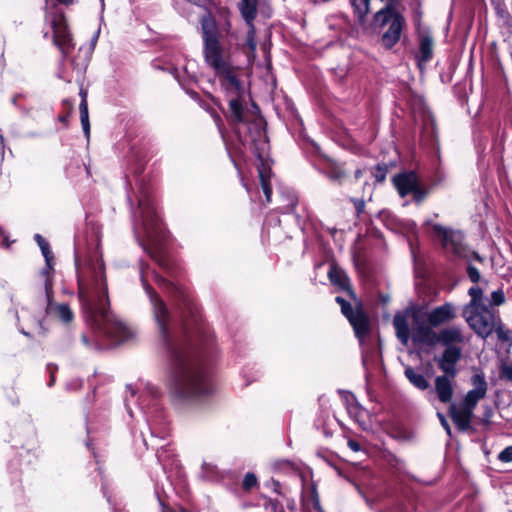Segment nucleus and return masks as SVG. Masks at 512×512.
<instances>
[{"label": "nucleus", "instance_id": "obj_22", "mask_svg": "<svg viewBox=\"0 0 512 512\" xmlns=\"http://www.w3.org/2000/svg\"><path fill=\"white\" fill-rule=\"evenodd\" d=\"M49 314L58 318L64 323H70L73 320V312L70 307L66 304L50 303L47 306Z\"/></svg>", "mask_w": 512, "mask_h": 512}, {"label": "nucleus", "instance_id": "obj_5", "mask_svg": "<svg viewBox=\"0 0 512 512\" xmlns=\"http://www.w3.org/2000/svg\"><path fill=\"white\" fill-rule=\"evenodd\" d=\"M463 316L469 327L481 338L486 339L494 333L499 316L489 309L487 306L472 309L471 311H463Z\"/></svg>", "mask_w": 512, "mask_h": 512}, {"label": "nucleus", "instance_id": "obj_21", "mask_svg": "<svg viewBox=\"0 0 512 512\" xmlns=\"http://www.w3.org/2000/svg\"><path fill=\"white\" fill-rule=\"evenodd\" d=\"M412 338L416 343L433 345L438 341V334L430 327L418 326L412 329Z\"/></svg>", "mask_w": 512, "mask_h": 512}, {"label": "nucleus", "instance_id": "obj_6", "mask_svg": "<svg viewBox=\"0 0 512 512\" xmlns=\"http://www.w3.org/2000/svg\"><path fill=\"white\" fill-rule=\"evenodd\" d=\"M53 30V42L59 48L63 56H68L74 48L73 38L68 29L64 14L54 11L47 15Z\"/></svg>", "mask_w": 512, "mask_h": 512}, {"label": "nucleus", "instance_id": "obj_12", "mask_svg": "<svg viewBox=\"0 0 512 512\" xmlns=\"http://www.w3.org/2000/svg\"><path fill=\"white\" fill-rule=\"evenodd\" d=\"M456 376L447 374L439 375L434 379V391L441 403H450L454 396V387Z\"/></svg>", "mask_w": 512, "mask_h": 512}, {"label": "nucleus", "instance_id": "obj_31", "mask_svg": "<svg viewBox=\"0 0 512 512\" xmlns=\"http://www.w3.org/2000/svg\"><path fill=\"white\" fill-rule=\"evenodd\" d=\"M498 459L505 463L512 462V445L502 450L498 455Z\"/></svg>", "mask_w": 512, "mask_h": 512}, {"label": "nucleus", "instance_id": "obj_23", "mask_svg": "<svg viewBox=\"0 0 512 512\" xmlns=\"http://www.w3.org/2000/svg\"><path fill=\"white\" fill-rule=\"evenodd\" d=\"M258 0H240L238 8L246 23L254 21L258 13Z\"/></svg>", "mask_w": 512, "mask_h": 512}, {"label": "nucleus", "instance_id": "obj_38", "mask_svg": "<svg viewBox=\"0 0 512 512\" xmlns=\"http://www.w3.org/2000/svg\"><path fill=\"white\" fill-rule=\"evenodd\" d=\"M347 444L348 447L354 452H358L361 449L360 444L355 440L350 439Z\"/></svg>", "mask_w": 512, "mask_h": 512}, {"label": "nucleus", "instance_id": "obj_1", "mask_svg": "<svg viewBox=\"0 0 512 512\" xmlns=\"http://www.w3.org/2000/svg\"><path fill=\"white\" fill-rule=\"evenodd\" d=\"M78 294L84 312L106 336L118 343L132 337V331L108 309L107 285L104 280L94 288L85 287L79 282Z\"/></svg>", "mask_w": 512, "mask_h": 512}, {"label": "nucleus", "instance_id": "obj_19", "mask_svg": "<svg viewBox=\"0 0 512 512\" xmlns=\"http://www.w3.org/2000/svg\"><path fill=\"white\" fill-rule=\"evenodd\" d=\"M328 277L332 284L338 286L340 289L344 291H347L351 297H355V294L350 287L349 278L342 269H340L336 265H331L330 270L328 272Z\"/></svg>", "mask_w": 512, "mask_h": 512}, {"label": "nucleus", "instance_id": "obj_29", "mask_svg": "<svg viewBox=\"0 0 512 512\" xmlns=\"http://www.w3.org/2000/svg\"><path fill=\"white\" fill-rule=\"evenodd\" d=\"M351 4L359 19L363 20L369 12L370 0H351Z\"/></svg>", "mask_w": 512, "mask_h": 512}, {"label": "nucleus", "instance_id": "obj_26", "mask_svg": "<svg viewBox=\"0 0 512 512\" xmlns=\"http://www.w3.org/2000/svg\"><path fill=\"white\" fill-rule=\"evenodd\" d=\"M405 376L416 388L420 390H426L429 387V383L421 373L416 372L412 367L405 369Z\"/></svg>", "mask_w": 512, "mask_h": 512}, {"label": "nucleus", "instance_id": "obj_44", "mask_svg": "<svg viewBox=\"0 0 512 512\" xmlns=\"http://www.w3.org/2000/svg\"><path fill=\"white\" fill-rule=\"evenodd\" d=\"M0 153L1 154L3 153V138L1 135H0Z\"/></svg>", "mask_w": 512, "mask_h": 512}, {"label": "nucleus", "instance_id": "obj_7", "mask_svg": "<svg viewBox=\"0 0 512 512\" xmlns=\"http://www.w3.org/2000/svg\"><path fill=\"white\" fill-rule=\"evenodd\" d=\"M336 302L340 304L342 313L353 326L356 336L364 337L369 332L370 322L362 309L360 307L353 309L342 297H336Z\"/></svg>", "mask_w": 512, "mask_h": 512}, {"label": "nucleus", "instance_id": "obj_9", "mask_svg": "<svg viewBox=\"0 0 512 512\" xmlns=\"http://www.w3.org/2000/svg\"><path fill=\"white\" fill-rule=\"evenodd\" d=\"M393 183L401 197L411 193L417 202L422 201L425 197L414 172H404L394 176Z\"/></svg>", "mask_w": 512, "mask_h": 512}, {"label": "nucleus", "instance_id": "obj_28", "mask_svg": "<svg viewBox=\"0 0 512 512\" xmlns=\"http://www.w3.org/2000/svg\"><path fill=\"white\" fill-rule=\"evenodd\" d=\"M79 110H80V120H81L82 128L84 130L85 135L87 137H89L90 123H89V114H88V104H87L85 97L82 98V101L79 105Z\"/></svg>", "mask_w": 512, "mask_h": 512}, {"label": "nucleus", "instance_id": "obj_34", "mask_svg": "<svg viewBox=\"0 0 512 512\" xmlns=\"http://www.w3.org/2000/svg\"><path fill=\"white\" fill-rule=\"evenodd\" d=\"M494 332L497 334V337L501 340V341H506L508 340V334L507 332L504 330L503 328V325H502V322H501V319L498 321L497 323V327L496 329L494 330Z\"/></svg>", "mask_w": 512, "mask_h": 512}, {"label": "nucleus", "instance_id": "obj_40", "mask_svg": "<svg viewBox=\"0 0 512 512\" xmlns=\"http://www.w3.org/2000/svg\"><path fill=\"white\" fill-rule=\"evenodd\" d=\"M150 225H152V224L149 222L148 215L144 216L143 226H144L145 230L147 231V233H149Z\"/></svg>", "mask_w": 512, "mask_h": 512}, {"label": "nucleus", "instance_id": "obj_27", "mask_svg": "<svg viewBox=\"0 0 512 512\" xmlns=\"http://www.w3.org/2000/svg\"><path fill=\"white\" fill-rule=\"evenodd\" d=\"M258 172L264 195L266 197L267 202H270L272 190L269 183V168L266 166L265 163H262V165L258 168Z\"/></svg>", "mask_w": 512, "mask_h": 512}, {"label": "nucleus", "instance_id": "obj_10", "mask_svg": "<svg viewBox=\"0 0 512 512\" xmlns=\"http://www.w3.org/2000/svg\"><path fill=\"white\" fill-rule=\"evenodd\" d=\"M461 356V347H447L443 353L440 356H436L434 360L443 374L457 376L458 370L456 365L460 361Z\"/></svg>", "mask_w": 512, "mask_h": 512}, {"label": "nucleus", "instance_id": "obj_33", "mask_svg": "<svg viewBox=\"0 0 512 512\" xmlns=\"http://www.w3.org/2000/svg\"><path fill=\"white\" fill-rule=\"evenodd\" d=\"M491 301L494 305H501L505 301V296L502 290H496L491 294Z\"/></svg>", "mask_w": 512, "mask_h": 512}, {"label": "nucleus", "instance_id": "obj_13", "mask_svg": "<svg viewBox=\"0 0 512 512\" xmlns=\"http://www.w3.org/2000/svg\"><path fill=\"white\" fill-rule=\"evenodd\" d=\"M472 384L474 388L467 392L462 404L474 410L478 401L486 396L487 383L484 376L475 374L472 377Z\"/></svg>", "mask_w": 512, "mask_h": 512}, {"label": "nucleus", "instance_id": "obj_41", "mask_svg": "<svg viewBox=\"0 0 512 512\" xmlns=\"http://www.w3.org/2000/svg\"><path fill=\"white\" fill-rule=\"evenodd\" d=\"M0 244L7 247L9 246V243L7 242V236L3 232H0Z\"/></svg>", "mask_w": 512, "mask_h": 512}, {"label": "nucleus", "instance_id": "obj_11", "mask_svg": "<svg viewBox=\"0 0 512 512\" xmlns=\"http://www.w3.org/2000/svg\"><path fill=\"white\" fill-rule=\"evenodd\" d=\"M35 240L37 241V243L42 251V254L45 258V261H46V268L43 269L42 275L45 277L44 286H45V291H46L47 297L49 299L52 294V289H53L51 274L53 272L54 255L49 247L48 242L40 234L35 235Z\"/></svg>", "mask_w": 512, "mask_h": 512}, {"label": "nucleus", "instance_id": "obj_25", "mask_svg": "<svg viewBox=\"0 0 512 512\" xmlns=\"http://www.w3.org/2000/svg\"><path fill=\"white\" fill-rule=\"evenodd\" d=\"M471 297L470 302L464 307L463 311H471L486 306L483 301V292L478 286H473L468 291Z\"/></svg>", "mask_w": 512, "mask_h": 512}, {"label": "nucleus", "instance_id": "obj_3", "mask_svg": "<svg viewBox=\"0 0 512 512\" xmlns=\"http://www.w3.org/2000/svg\"><path fill=\"white\" fill-rule=\"evenodd\" d=\"M170 395L178 401H188L208 393L203 372L189 362H181L174 368L168 383Z\"/></svg>", "mask_w": 512, "mask_h": 512}, {"label": "nucleus", "instance_id": "obj_39", "mask_svg": "<svg viewBox=\"0 0 512 512\" xmlns=\"http://www.w3.org/2000/svg\"><path fill=\"white\" fill-rule=\"evenodd\" d=\"M355 207L357 209V211L360 213L363 211L364 209V201L363 200H356L355 201Z\"/></svg>", "mask_w": 512, "mask_h": 512}, {"label": "nucleus", "instance_id": "obj_32", "mask_svg": "<svg viewBox=\"0 0 512 512\" xmlns=\"http://www.w3.org/2000/svg\"><path fill=\"white\" fill-rule=\"evenodd\" d=\"M256 483H257L256 476L254 474L248 473L244 477L243 487H244V489L249 490L252 487H254L256 485Z\"/></svg>", "mask_w": 512, "mask_h": 512}, {"label": "nucleus", "instance_id": "obj_4", "mask_svg": "<svg viewBox=\"0 0 512 512\" xmlns=\"http://www.w3.org/2000/svg\"><path fill=\"white\" fill-rule=\"evenodd\" d=\"M373 25L383 28L389 25L381 38V43L386 49H391L400 40L403 28L406 25L404 16L393 7H384L377 11L373 17Z\"/></svg>", "mask_w": 512, "mask_h": 512}, {"label": "nucleus", "instance_id": "obj_16", "mask_svg": "<svg viewBox=\"0 0 512 512\" xmlns=\"http://www.w3.org/2000/svg\"><path fill=\"white\" fill-rule=\"evenodd\" d=\"M449 414L459 430L466 431L470 428L473 409L463 404L461 407H457L454 403H451L449 407Z\"/></svg>", "mask_w": 512, "mask_h": 512}, {"label": "nucleus", "instance_id": "obj_2", "mask_svg": "<svg viewBox=\"0 0 512 512\" xmlns=\"http://www.w3.org/2000/svg\"><path fill=\"white\" fill-rule=\"evenodd\" d=\"M201 25L205 63L214 70L216 75L223 78V83H228L231 89L238 92L239 80L234 74L228 55L219 42L215 21L210 16H205L202 18Z\"/></svg>", "mask_w": 512, "mask_h": 512}, {"label": "nucleus", "instance_id": "obj_24", "mask_svg": "<svg viewBox=\"0 0 512 512\" xmlns=\"http://www.w3.org/2000/svg\"><path fill=\"white\" fill-rule=\"evenodd\" d=\"M150 299L153 304L155 319H156L159 327L161 328V330H164L166 317L168 315L165 304L156 295L151 294Z\"/></svg>", "mask_w": 512, "mask_h": 512}, {"label": "nucleus", "instance_id": "obj_17", "mask_svg": "<svg viewBox=\"0 0 512 512\" xmlns=\"http://www.w3.org/2000/svg\"><path fill=\"white\" fill-rule=\"evenodd\" d=\"M447 347H459L464 343V335L458 327H448L438 333V341Z\"/></svg>", "mask_w": 512, "mask_h": 512}, {"label": "nucleus", "instance_id": "obj_15", "mask_svg": "<svg viewBox=\"0 0 512 512\" xmlns=\"http://www.w3.org/2000/svg\"><path fill=\"white\" fill-rule=\"evenodd\" d=\"M454 318L455 310L449 303L436 307L427 313V321L433 327L445 324Z\"/></svg>", "mask_w": 512, "mask_h": 512}, {"label": "nucleus", "instance_id": "obj_36", "mask_svg": "<svg viewBox=\"0 0 512 512\" xmlns=\"http://www.w3.org/2000/svg\"><path fill=\"white\" fill-rule=\"evenodd\" d=\"M502 375L508 380H512V364H505L502 367Z\"/></svg>", "mask_w": 512, "mask_h": 512}, {"label": "nucleus", "instance_id": "obj_43", "mask_svg": "<svg viewBox=\"0 0 512 512\" xmlns=\"http://www.w3.org/2000/svg\"><path fill=\"white\" fill-rule=\"evenodd\" d=\"M315 509H316V511H317V512H325V511L323 510V508L319 505V503H316V504H315Z\"/></svg>", "mask_w": 512, "mask_h": 512}, {"label": "nucleus", "instance_id": "obj_8", "mask_svg": "<svg viewBox=\"0 0 512 512\" xmlns=\"http://www.w3.org/2000/svg\"><path fill=\"white\" fill-rule=\"evenodd\" d=\"M433 231L447 253L458 257H464L466 255L463 245V236L460 232L447 229L440 225H433Z\"/></svg>", "mask_w": 512, "mask_h": 512}, {"label": "nucleus", "instance_id": "obj_20", "mask_svg": "<svg viewBox=\"0 0 512 512\" xmlns=\"http://www.w3.org/2000/svg\"><path fill=\"white\" fill-rule=\"evenodd\" d=\"M434 41L429 32H422L419 38V65L431 60Z\"/></svg>", "mask_w": 512, "mask_h": 512}, {"label": "nucleus", "instance_id": "obj_30", "mask_svg": "<svg viewBox=\"0 0 512 512\" xmlns=\"http://www.w3.org/2000/svg\"><path fill=\"white\" fill-rule=\"evenodd\" d=\"M247 25L249 26V30H248V33H247L246 44L249 47L250 51L252 53H255L256 41H255V28H254V25H253V21H251L250 23H247Z\"/></svg>", "mask_w": 512, "mask_h": 512}, {"label": "nucleus", "instance_id": "obj_37", "mask_svg": "<svg viewBox=\"0 0 512 512\" xmlns=\"http://www.w3.org/2000/svg\"><path fill=\"white\" fill-rule=\"evenodd\" d=\"M438 417H439V420L441 422V425L443 426V428L446 430L447 434L450 435L451 434V429H450V426L445 418V416L441 413H438L437 414Z\"/></svg>", "mask_w": 512, "mask_h": 512}, {"label": "nucleus", "instance_id": "obj_14", "mask_svg": "<svg viewBox=\"0 0 512 512\" xmlns=\"http://www.w3.org/2000/svg\"><path fill=\"white\" fill-rule=\"evenodd\" d=\"M416 320V313L405 311L397 313L393 319L396 335L403 345H407L410 339L409 319Z\"/></svg>", "mask_w": 512, "mask_h": 512}, {"label": "nucleus", "instance_id": "obj_35", "mask_svg": "<svg viewBox=\"0 0 512 512\" xmlns=\"http://www.w3.org/2000/svg\"><path fill=\"white\" fill-rule=\"evenodd\" d=\"M467 272L472 282L477 283L480 280V272L477 268L469 266Z\"/></svg>", "mask_w": 512, "mask_h": 512}, {"label": "nucleus", "instance_id": "obj_18", "mask_svg": "<svg viewBox=\"0 0 512 512\" xmlns=\"http://www.w3.org/2000/svg\"><path fill=\"white\" fill-rule=\"evenodd\" d=\"M223 86L226 88L230 96L229 108L231 112V117L234 122L240 123L243 121V107L242 102L240 100L241 83L239 82L238 92H235V90L231 89V86L228 83H223Z\"/></svg>", "mask_w": 512, "mask_h": 512}, {"label": "nucleus", "instance_id": "obj_42", "mask_svg": "<svg viewBox=\"0 0 512 512\" xmlns=\"http://www.w3.org/2000/svg\"><path fill=\"white\" fill-rule=\"evenodd\" d=\"M58 2L62 3V4H65V5H69L73 2V0H57Z\"/></svg>", "mask_w": 512, "mask_h": 512}]
</instances>
